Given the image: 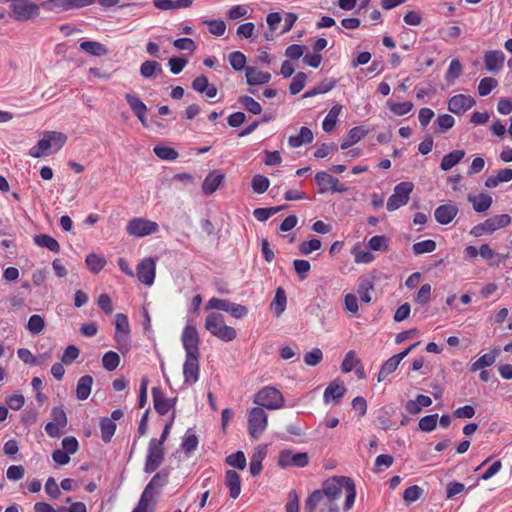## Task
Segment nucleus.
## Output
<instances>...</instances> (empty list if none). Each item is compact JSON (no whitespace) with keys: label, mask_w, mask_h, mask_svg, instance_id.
I'll return each mask as SVG.
<instances>
[{"label":"nucleus","mask_w":512,"mask_h":512,"mask_svg":"<svg viewBox=\"0 0 512 512\" xmlns=\"http://www.w3.org/2000/svg\"><path fill=\"white\" fill-rule=\"evenodd\" d=\"M504 61L505 54L500 50H490L484 54V65L489 72H499L503 67Z\"/></svg>","instance_id":"21"},{"label":"nucleus","mask_w":512,"mask_h":512,"mask_svg":"<svg viewBox=\"0 0 512 512\" xmlns=\"http://www.w3.org/2000/svg\"><path fill=\"white\" fill-rule=\"evenodd\" d=\"M498 81L493 77H484L480 80L478 85V94L480 96H487L491 91L496 88Z\"/></svg>","instance_id":"52"},{"label":"nucleus","mask_w":512,"mask_h":512,"mask_svg":"<svg viewBox=\"0 0 512 512\" xmlns=\"http://www.w3.org/2000/svg\"><path fill=\"white\" fill-rule=\"evenodd\" d=\"M93 378L90 375L82 376L78 382L76 387V397L78 400H86L92 389Z\"/></svg>","instance_id":"31"},{"label":"nucleus","mask_w":512,"mask_h":512,"mask_svg":"<svg viewBox=\"0 0 512 512\" xmlns=\"http://www.w3.org/2000/svg\"><path fill=\"white\" fill-rule=\"evenodd\" d=\"M462 70L463 67L459 59H453L445 73V79L450 83H454L460 77Z\"/></svg>","instance_id":"47"},{"label":"nucleus","mask_w":512,"mask_h":512,"mask_svg":"<svg viewBox=\"0 0 512 512\" xmlns=\"http://www.w3.org/2000/svg\"><path fill=\"white\" fill-rule=\"evenodd\" d=\"M246 56L240 51H234L229 55V63L236 71H241L246 65Z\"/></svg>","instance_id":"60"},{"label":"nucleus","mask_w":512,"mask_h":512,"mask_svg":"<svg viewBox=\"0 0 512 512\" xmlns=\"http://www.w3.org/2000/svg\"><path fill=\"white\" fill-rule=\"evenodd\" d=\"M465 157L464 150H454L443 156L440 168L443 171H448L456 166Z\"/></svg>","instance_id":"30"},{"label":"nucleus","mask_w":512,"mask_h":512,"mask_svg":"<svg viewBox=\"0 0 512 512\" xmlns=\"http://www.w3.org/2000/svg\"><path fill=\"white\" fill-rule=\"evenodd\" d=\"M414 185L412 182H400L394 187L393 194L388 198L386 208L388 211H395L400 207L406 205L410 199V194L413 191Z\"/></svg>","instance_id":"10"},{"label":"nucleus","mask_w":512,"mask_h":512,"mask_svg":"<svg viewBox=\"0 0 512 512\" xmlns=\"http://www.w3.org/2000/svg\"><path fill=\"white\" fill-rule=\"evenodd\" d=\"M512 180V169L504 168L497 172L496 176H490L485 181V186L488 188L497 187L500 183L509 182Z\"/></svg>","instance_id":"35"},{"label":"nucleus","mask_w":512,"mask_h":512,"mask_svg":"<svg viewBox=\"0 0 512 512\" xmlns=\"http://www.w3.org/2000/svg\"><path fill=\"white\" fill-rule=\"evenodd\" d=\"M322 246V243L319 239H311L309 241H303L299 245V251L302 255H309L313 251L319 250Z\"/></svg>","instance_id":"63"},{"label":"nucleus","mask_w":512,"mask_h":512,"mask_svg":"<svg viewBox=\"0 0 512 512\" xmlns=\"http://www.w3.org/2000/svg\"><path fill=\"white\" fill-rule=\"evenodd\" d=\"M100 428H101V437L102 440L105 443H108L111 441V438L115 434L116 431V424L114 421L108 418H104L100 422Z\"/></svg>","instance_id":"43"},{"label":"nucleus","mask_w":512,"mask_h":512,"mask_svg":"<svg viewBox=\"0 0 512 512\" xmlns=\"http://www.w3.org/2000/svg\"><path fill=\"white\" fill-rule=\"evenodd\" d=\"M416 346V344H412L410 345L407 349H405L404 351L396 354V355H393L392 357H390L381 367L379 373H378V381L381 382L383 380H385V378L393 373L398 365L400 364L401 360L403 358H405L409 353L410 351Z\"/></svg>","instance_id":"18"},{"label":"nucleus","mask_w":512,"mask_h":512,"mask_svg":"<svg viewBox=\"0 0 512 512\" xmlns=\"http://www.w3.org/2000/svg\"><path fill=\"white\" fill-rule=\"evenodd\" d=\"M359 363L360 360L357 358L356 352L354 350H350L345 354V357L341 364V370L343 373H349Z\"/></svg>","instance_id":"49"},{"label":"nucleus","mask_w":512,"mask_h":512,"mask_svg":"<svg viewBox=\"0 0 512 512\" xmlns=\"http://www.w3.org/2000/svg\"><path fill=\"white\" fill-rule=\"evenodd\" d=\"M153 152L158 158L163 160L173 161L178 157V152L174 148L167 146H155Z\"/></svg>","instance_id":"54"},{"label":"nucleus","mask_w":512,"mask_h":512,"mask_svg":"<svg viewBox=\"0 0 512 512\" xmlns=\"http://www.w3.org/2000/svg\"><path fill=\"white\" fill-rule=\"evenodd\" d=\"M246 81L250 86L266 84L271 79L269 72H264L256 67L248 66L245 68Z\"/></svg>","instance_id":"23"},{"label":"nucleus","mask_w":512,"mask_h":512,"mask_svg":"<svg viewBox=\"0 0 512 512\" xmlns=\"http://www.w3.org/2000/svg\"><path fill=\"white\" fill-rule=\"evenodd\" d=\"M345 493V509L349 510L356 498L353 480L336 476L326 480L322 489L313 491L305 501L304 512H340L337 501Z\"/></svg>","instance_id":"1"},{"label":"nucleus","mask_w":512,"mask_h":512,"mask_svg":"<svg viewBox=\"0 0 512 512\" xmlns=\"http://www.w3.org/2000/svg\"><path fill=\"white\" fill-rule=\"evenodd\" d=\"M323 359V353L319 348H313L304 355V362L308 366H316Z\"/></svg>","instance_id":"64"},{"label":"nucleus","mask_w":512,"mask_h":512,"mask_svg":"<svg viewBox=\"0 0 512 512\" xmlns=\"http://www.w3.org/2000/svg\"><path fill=\"white\" fill-rule=\"evenodd\" d=\"M226 463L240 470L246 467V457L242 451H237L226 457Z\"/></svg>","instance_id":"58"},{"label":"nucleus","mask_w":512,"mask_h":512,"mask_svg":"<svg viewBox=\"0 0 512 512\" xmlns=\"http://www.w3.org/2000/svg\"><path fill=\"white\" fill-rule=\"evenodd\" d=\"M286 293L283 288L279 287L276 290L273 301L271 302L270 308L276 317H279L286 309Z\"/></svg>","instance_id":"33"},{"label":"nucleus","mask_w":512,"mask_h":512,"mask_svg":"<svg viewBox=\"0 0 512 512\" xmlns=\"http://www.w3.org/2000/svg\"><path fill=\"white\" fill-rule=\"evenodd\" d=\"M510 223L511 217L508 214L495 215L472 227L469 233L473 237L491 235L495 231L507 227Z\"/></svg>","instance_id":"5"},{"label":"nucleus","mask_w":512,"mask_h":512,"mask_svg":"<svg viewBox=\"0 0 512 512\" xmlns=\"http://www.w3.org/2000/svg\"><path fill=\"white\" fill-rule=\"evenodd\" d=\"M137 277L139 281L147 286L154 283L156 276V262L152 258H145L137 265Z\"/></svg>","instance_id":"15"},{"label":"nucleus","mask_w":512,"mask_h":512,"mask_svg":"<svg viewBox=\"0 0 512 512\" xmlns=\"http://www.w3.org/2000/svg\"><path fill=\"white\" fill-rule=\"evenodd\" d=\"M307 76L304 72H298L289 86V91L292 95H296L303 90L305 87Z\"/></svg>","instance_id":"56"},{"label":"nucleus","mask_w":512,"mask_h":512,"mask_svg":"<svg viewBox=\"0 0 512 512\" xmlns=\"http://www.w3.org/2000/svg\"><path fill=\"white\" fill-rule=\"evenodd\" d=\"M119 364L120 356L114 351H108L102 357V365L107 371H114Z\"/></svg>","instance_id":"48"},{"label":"nucleus","mask_w":512,"mask_h":512,"mask_svg":"<svg viewBox=\"0 0 512 512\" xmlns=\"http://www.w3.org/2000/svg\"><path fill=\"white\" fill-rule=\"evenodd\" d=\"M342 111V105L336 104L334 105L326 115V117L323 120L322 128L325 132H331L334 130L338 116L340 115Z\"/></svg>","instance_id":"36"},{"label":"nucleus","mask_w":512,"mask_h":512,"mask_svg":"<svg viewBox=\"0 0 512 512\" xmlns=\"http://www.w3.org/2000/svg\"><path fill=\"white\" fill-rule=\"evenodd\" d=\"M45 327V321L42 316L34 314L30 316L27 324V329L32 334H39Z\"/></svg>","instance_id":"59"},{"label":"nucleus","mask_w":512,"mask_h":512,"mask_svg":"<svg viewBox=\"0 0 512 512\" xmlns=\"http://www.w3.org/2000/svg\"><path fill=\"white\" fill-rule=\"evenodd\" d=\"M181 341L186 355H200L199 334L195 326L186 325L182 331Z\"/></svg>","instance_id":"13"},{"label":"nucleus","mask_w":512,"mask_h":512,"mask_svg":"<svg viewBox=\"0 0 512 512\" xmlns=\"http://www.w3.org/2000/svg\"><path fill=\"white\" fill-rule=\"evenodd\" d=\"M168 480V471L161 470L160 472L156 473L146 485L141 494V497L150 502L153 499V490L163 488L168 483Z\"/></svg>","instance_id":"20"},{"label":"nucleus","mask_w":512,"mask_h":512,"mask_svg":"<svg viewBox=\"0 0 512 512\" xmlns=\"http://www.w3.org/2000/svg\"><path fill=\"white\" fill-rule=\"evenodd\" d=\"M204 25L209 27V32L217 37L224 35L226 31V24L223 20L213 19V20H204L202 22Z\"/></svg>","instance_id":"53"},{"label":"nucleus","mask_w":512,"mask_h":512,"mask_svg":"<svg viewBox=\"0 0 512 512\" xmlns=\"http://www.w3.org/2000/svg\"><path fill=\"white\" fill-rule=\"evenodd\" d=\"M269 179L263 175H255L252 178V189L255 193L262 194L269 188Z\"/></svg>","instance_id":"62"},{"label":"nucleus","mask_w":512,"mask_h":512,"mask_svg":"<svg viewBox=\"0 0 512 512\" xmlns=\"http://www.w3.org/2000/svg\"><path fill=\"white\" fill-rule=\"evenodd\" d=\"M458 207L455 204H443L435 209V220L441 225H447L453 221L458 214Z\"/></svg>","instance_id":"22"},{"label":"nucleus","mask_w":512,"mask_h":512,"mask_svg":"<svg viewBox=\"0 0 512 512\" xmlns=\"http://www.w3.org/2000/svg\"><path fill=\"white\" fill-rule=\"evenodd\" d=\"M225 485L229 489V494L232 499L239 497L241 493V477L235 470L226 471Z\"/></svg>","instance_id":"25"},{"label":"nucleus","mask_w":512,"mask_h":512,"mask_svg":"<svg viewBox=\"0 0 512 512\" xmlns=\"http://www.w3.org/2000/svg\"><path fill=\"white\" fill-rule=\"evenodd\" d=\"M125 99L135 115L147 113L148 109L146 104L136 94L127 93Z\"/></svg>","instance_id":"42"},{"label":"nucleus","mask_w":512,"mask_h":512,"mask_svg":"<svg viewBox=\"0 0 512 512\" xmlns=\"http://www.w3.org/2000/svg\"><path fill=\"white\" fill-rule=\"evenodd\" d=\"M284 397L275 387L266 386L258 391L254 397V403L261 408L277 410L284 406Z\"/></svg>","instance_id":"4"},{"label":"nucleus","mask_w":512,"mask_h":512,"mask_svg":"<svg viewBox=\"0 0 512 512\" xmlns=\"http://www.w3.org/2000/svg\"><path fill=\"white\" fill-rule=\"evenodd\" d=\"M476 100L465 94L452 96L448 101V110L456 115H463L466 111L475 106Z\"/></svg>","instance_id":"14"},{"label":"nucleus","mask_w":512,"mask_h":512,"mask_svg":"<svg viewBox=\"0 0 512 512\" xmlns=\"http://www.w3.org/2000/svg\"><path fill=\"white\" fill-rule=\"evenodd\" d=\"M40 3H34L28 0L11 3L9 6V15L16 21L25 22L40 15Z\"/></svg>","instance_id":"7"},{"label":"nucleus","mask_w":512,"mask_h":512,"mask_svg":"<svg viewBox=\"0 0 512 512\" xmlns=\"http://www.w3.org/2000/svg\"><path fill=\"white\" fill-rule=\"evenodd\" d=\"M309 464V456L306 452H293L292 450H282L279 453L278 465L281 468L298 467L303 468Z\"/></svg>","instance_id":"12"},{"label":"nucleus","mask_w":512,"mask_h":512,"mask_svg":"<svg viewBox=\"0 0 512 512\" xmlns=\"http://www.w3.org/2000/svg\"><path fill=\"white\" fill-rule=\"evenodd\" d=\"M239 102L245 107L247 111L254 115H258L262 112L261 105L250 96L240 97Z\"/></svg>","instance_id":"61"},{"label":"nucleus","mask_w":512,"mask_h":512,"mask_svg":"<svg viewBox=\"0 0 512 512\" xmlns=\"http://www.w3.org/2000/svg\"><path fill=\"white\" fill-rule=\"evenodd\" d=\"M387 106L389 110L397 116H403L408 114L414 107L413 103L410 101L395 103L390 100L387 101Z\"/></svg>","instance_id":"45"},{"label":"nucleus","mask_w":512,"mask_h":512,"mask_svg":"<svg viewBox=\"0 0 512 512\" xmlns=\"http://www.w3.org/2000/svg\"><path fill=\"white\" fill-rule=\"evenodd\" d=\"M67 141V136L62 132L45 131L43 137L32 147L28 155L33 158H40L47 154L50 148L61 149Z\"/></svg>","instance_id":"3"},{"label":"nucleus","mask_w":512,"mask_h":512,"mask_svg":"<svg viewBox=\"0 0 512 512\" xmlns=\"http://www.w3.org/2000/svg\"><path fill=\"white\" fill-rule=\"evenodd\" d=\"M468 201L472 203L473 209L478 213L487 211L492 205V197L486 193H481L476 196L469 195Z\"/></svg>","instance_id":"27"},{"label":"nucleus","mask_w":512,"mask_h":512,"mask_svg":"<svg viewBox=\"0 0 512 512\" xmlns=\"http://www.w3.org/2000/svg\"><path fill=\"white\" fill-rule=\"evenodd\" d=\"M205 329L210 332L211 335L220 339L224 342H230L236 339V330L225 324V320L222 314L212 312L207 315L205 319Z\"/></svg>","instance_id":"2"},{"label":"nucleus","mask_w":512,"mask_h":512,"mask_svg":"<svg viewBox=\"0 0 512 512\" xmlns=\"http://www.w3.org/2000/svg\"><path fill=\"white\" fill-rule=\"evenodd\" d=\"M158 229L159 226L156 222L144 218H133L126 226L127 233L135 237H144L154 234Z\"/></svg>","instance_id":"11"},{"label":"nucleus","mask_w":512,"mask_h":512,"mask_svg":"<svg viewBox=\"0 0 512 512\" xmlns=\"http://www.w3.org/2000/svg\"><path fill=\"white\" fill-rule=\"evenodd\" d=\"M198 446V437L192 431V429H188L183 438L181 448L185 453H191L196 450Z\"/></svg>","instance_id":"44"},{"label":"nucleus","mask_w":512,"mask_h":512,"mask_svg":"<svg viewBox=\"0 0 512 512\" xmlns=\"http://www.w3.org/2000/svg\"><path fill=\"white\" fill-rule=\"evenodd\" d=\"M163 72L160 63L154 60H147L140 66V74L144 78H151Z\"/></svg>","instance_id":"37"},{"label":"nucleus","mask_w":512,"mask_h":512,"mask_svg":"<svg viewBox=\"0 0 512 512\" xmlns=\"http://www.w3.org/2000/svg\"><path fill=\"white\" fill-rule=\"evenodd\" d=\"M224 174L211 172L209 173L203 183L202 191L205 195H212L224 181Z\"/></svg>","instance_id":"26"},{"label":"nucleus","mask_w":512,"mask_h":512,"mask_svg":"<svg viewBox=\"0 0 512 512\" xmlns=\"http://www.w3.org/2000/svg\"><path fill=\"white\" fill-rule=\"evenodd\" d=\"M116 348L121 353H127L131 348L130 325L128 317L123 313L115 315V335Z\"/></svg>","instance_id":"6"},{"label":"nucleus","mask_w":512,"mask_h":512,"mask_svg":"<svg viewBox=\"0 0 512 512\" xmlns=\"http://www.w3.org/2000/svg\"><path fill=\"white\" fill-rule=\"evenodd\" d=\"M346 392V388L343 383L339 380L332 381L324 391L323 400L326 403L330 401H335L338 403L340 399L344 396Z\"/></svg>","instance_id":"24"},{"label":"nucleus","mask_w":512,"mask_h":512,"mask_svg":"<svg viewBox=\"0 0 512 512\" xmlns=\"http://www.w3.org/2000/svg\"><path fill=\"white\" fill-rule=\"evenodd\" d=\"M497 353L496 352H490L482 355L479 357L474 363L470 366L471 372H476L480 369H483L485 367H489L493 365L496 361Z\"/></svg>","instance_id":"40"},{"label":"nucleus","mask_w":512,"mask_h":512,"mask_svg":"<svg viewBox=\"0 0 512 512\" xmlns=\"http://www.w3.org/2000/svg\"><path fill=\"white\" fill-rule=\"evenodd\" d=\"M315 181L320 186L319 192L325 193L328 190L332 192H344L346 187L339 183V180L325 171H320L315 175Z\"/></svg>","instance_id":"17"},{"label":"nucleus","mask_w":512,"mask_h":512,"mask_svg":"<svg viewBox=\"0 0 512 512\" xmlns=\"http://www.w3.org/2000/svg\"><path fill=\"white\" fill-rule=\"evenodd\" d=\"M436 242L434 240H424L420 242H416L412 246L413 253L415 255H421L424 253H431L436 249Z\"/></svg>","instance_id":"51"},{"label":"nucleus","mask_w":512,"mask_h":512,"mask_svg":"<svg viewBox=\"0 0 512 512\" xmlns=\"http://www.w3.org/2000/svg\"><path fill=\"white\" fill-rule=\"evenodd\" d=\"M40 6L45 11L57 14L69 10L68 0H46Z\"/></svg>","instance_id":"39"},{"label":"nucleus","mask_w":512,"mask_h":512,"mask_svg":"<svg viewBox=\"0 0 512 512\" xmlns=\"http://www.w3.org/2000/svg\"><path fill=\"white\" fill-rule=\"evenodd\" d=\"M313 133L308 127H301L298 135H292L288 139V144L292 148H298L304 143H311L313 141Z\"/></svg>","instance_id":"28"},{"label":"nucleus","mask_w":512,"mask_h":512,"mask_svg":"<svg viewBox=\"0 0 512 512\" xmlns=\"http://www.w3.org/2000/svg\"><path fill=\"white\" fill-rule=\"evenodd\" d=\"M193 0H153V5L160 10H174L188 8Z\"/></svg>","instance_id":"29"},{"label":"nucleus","mask_w":512,"mask_h":512,"mask_svg":"<svg viewBox=\"0 0 512 512\" xmlns=\"http://www.w3.org/2000/svg\"><path fill=\"white\" fill-rule=\"evenodd\" d=\"M423 494V489L418 485H412L405 489L403 493V500L406 505L416 502Z\"/></svg>","instance_id":"50"},{"label":"nucleus","mask_w":512,"mask_h":512,"mask_svg":"<svg viewBox=\"0 0 512 512\" xmlns=\"http://www.w3.org/2000/svg\"><path fill=\"white\" fill-rule=\"evenodd\" d=\"M268 415L261 407H254L248 413V433L251 438L258 439L266 430Z\"/></svg>","instance_id":"8"},{"label":"nucleus","mask_w":512,"mask_h":512,"mask_svg":"<svg viewBox=\"0 0 512 512\" xmlns=\"http://www.w3.org/2000/svg\"><path fill=\"white\" fill-rule=\"evenodd\" d=\"M34 242L36 245H38L40 247H45L52 252L57 253L60 251L59 243L57 242L56 239H54L50 235H47V234L36 235L34 237Z\"/></svg>","instance_id":"38"},{"label":"nucleus","mask_w":512,"mask_h":512,"mask_svg":"<svg viewBox=\"0 0 512 512\" xmlns=\"http://www.w3.org/2000/svg\"><path fill=\"white\" fill-rule=\"evenodd\" d=\"M165 456L164 446L156 443V438H152L149 441L147 453L145 457L144 463V472L145 473H153L156 471L163 463Z\"/></svg>","instance_id":"9"},{"label":"nucleus","mask_w":512,"mask_h":512,"mask_svg":"<svg viewBox=\"0 0 512 512\" xmlns=\"http://www.w3.org/2000/svg\"><path fill=\"white\" fill-rule=\"evenodd\" d=\"M438 422V414L426 415L419 420L418 426L421 431L431 432L433 431Z\"/></svg>","instance_id":"55"},{"label":"nucleus","mask_w":512,"mask_h":512,"mask_svg":"<svg viewBox=\"0 0 512 512\" xmlns=\"http://www.w3.org/2000/svg\"><path fill=\"white\" fill-rule=\"evenodd\" d=\"M368 247L372 251H387L389 248V238L384 235H376L369 239Z\"/></svg>","instance_id":"46"},{"label":"nucleus","mask_w":512,"mask_h":512,"mask_svg":"<svg viewBox=\"0 0 512 512\" xmlns=\"http://www.w3.org/2000/svg\"><path fill=\"white\" fill-rule=\"evenodd\" d=\"M367 131L362 126H355L348 132V137L341 143V149L345 150L365 137Z\"/></svg>","instance_id":"34"},{"label":"nucleus","mask_w":512,"mask_h":512,"mask_svg":"<svg viewBox=\"0 0 512 512\" xmlns=\"http://www.w3.org/2000/svg\"><path fill=\"white\" fill-rule=\"evenodd\" d=\"M200 355H186L183 364V376L185 383L194 384L199 379Z\"/></svg>","instance_id":"19"},{"label":"nucleus","mask_w":512,"mask_h":512,"mask_svg":"<svg viewBox=\"0 0 512 512\" xmlns=\"http://www.w3.org/2000/svg\"><path fill=\"white\" fill-rule=\"evenodd\" d=\"M154 409L159 415H166L175 405L176 398H166L161 387L152 388Z\"/></svg>","instance_id":"16"},{"label":"nucleus","mask_w":512,"mask_h":512,"mask_svg":"<svg viewBox=\"0 0 512 512\" xmlns=\"http://www.w3.org/2000/svg\"><path fill=\"white\" fill-rule=\"evenodd\" d=\"M80 49L87 54L101 57L108 54L106 46L98 41H83L80 43Z\"/></svg>","instance_id":"32"},{"label":"nucleus","mask_w":512,"mask_h":512,"mask_svg":"<svg viewBox=\"0 0 512 512\" xmlns=\"http://www.w3.org/2000/svg\"><path fill=\"white\" fill-rule=\"evenodd\" d=\"M373 289V283L370 280H362L358 286V294L360 296V299L365 303H369L372 299L371 291H373Z\"/></svg>","instance_id":"57"},{"label":"nucleus","mask_w":512,"mask_h":512,"mask_svg":"<svg viewBox=\"0 0 512 512\" xmlns=\"http://www.w3.org/2000/svg\"><path fill=\"white\" fill-rule=\"evenodd\" d=\"M85 262H86L88 269L92 273H95V274L99 273L106 265L105 258L101 257L95 253H91V254L87 255Z\"/></svg>","instance_id":"41"}]
</instances>
